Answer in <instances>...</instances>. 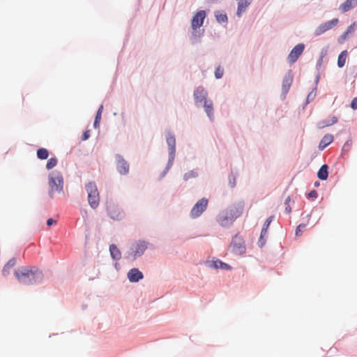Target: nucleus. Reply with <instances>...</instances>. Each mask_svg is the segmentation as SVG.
I'll list each match as a JSON object with an SVG mask.
<instances>
[{"label": "nucleus", "instance_id": "obj_1", "mask_svg": "<svg viewBox=\"0 0 357 357\" xmlns=\"http://www.w3.org/2000/svg\"><path fill=\"white\" fill-rule=\"evenodd\" d=\"M15 275L19 282L23 284H33L40 282L43 275L38 268L36 267L24 266L15 271Z\"/></svg>", "mask_w": 357, "mask_h": 357}, {"label": "nucleus", "instance_id": "obj_2", "mask_svg": "<svg viewBox=\"0 0 357 357\" xmlns=\"http://www.w3.org/2000/svg\"><path fill=\"white\" fill-rule=\"evenodd\" d=\"M49 195L52 198L55 192L60 193L63 190V178L61 172L54 171L49 174Z\"/></svg>", "mask_w": 357, "mask_h": 357}, {"label": "nucleus", "instance_id": "obj_3", "mask_svg": "<svg viewBox=\"0 0 357 357\" xmlns=\"http://www.w3.org/2000/svg\"><path fill=\"white\" fill-rule=\"evenodd\" d=\"M88 193V202L90 206L95 209L100 203V194L95 183L90 182L85 186Z\"/></svg>", "mask_w": 357, "mask_h": 357}, {"label": "nucleus", "instance_id": "obj_4", "mask_svg": "<svg viewBox=\"0 0 357 357\" xmlns=\"http://www.w3.org/2000/svg\"><path fill=\"white\" fill-rule=\"evenodd\" d=\"M230 247L231 248V251L235 255H241L246 251L245 241L243 238L238 235H236L233 238Z\"/></svg>", "mask_w": 357, "mask_h": 357}, {"label": "nucleus", "instance_id": "obj_5", "mask_svg": "<svg viewBox=\"0 0 357 357\" xmlns=\"http://www.w3.org/2000/svg\"><path fill=\"white\" fill-rule=\"evenodd\" d=\"M208 201L206 198L199 199L192 207L190 216L192 218L199 217L207 208Z\"/></svg>", "mask_w": 357, "mask_h": 357}, {"label": "nucleus", "instance_id": "obj_6", "mask_svg": "<svg viewBox=\"0 0 357 357\" xmlns=\"http://www.w3.org/2000/svg\"><path fill=\"white\" fill-rule=\"evenodd\" d=\"M109 217L114 220H120L123 217V213L120 207L115 204H109L107 207Z\"/></svg>", "mask_w": 357, "mask_h": 357}, {"label": "nucleus", "instance_id": "obj_7", "mask_svg": "<svg viewBox=\"0 0 357 357\" xmlns=\"http://www.w3.org/2000/svg\"><path fill=\"white\" fill-rule=\"evenodd\" d=\"M305 49V45L303 43H299L296 45L290 52L288 55V61L290 63H294L296 61L298 57L302 54Z\"/></svg>", "mask_w": 357, "mask_h": 357}, {"label": "nucleus", "instance_id": "obj_8", "mask_svg": "<svg viewBox=\"0 0 357 357\" xmlns=\"http://www.w3.org/2000/svg\"><path fill=\"white\" fill-rule=\"evenodd\" d=\"M337 23H338V19L335 18V19H333L332 20H330L328 22L321 24L318 27H317L316 29L314 30V35L315 36L321 35L325 31L335 26L337 24Z\"/></svg>", "mask_w": 357, "mask_h": 357}, {"label": "nucleus", "instance_id": "obj_9", "mask_svg": "<svg viewBox=\"0 0 357 357\" xmlns=\"http://www.w3.org/2000/svg\"><path fill=\"white\" fill-rule=\"evenodd\" d=\"M206 15V12L204 10H199L196 13L191 22V27L193 30H196L203 24Z\"/></svg>", "mask_w": 357, "mask_h": 357}, {"label": "nucleus", "instance_id": "obj_10", "mask_svg": "<svg viewBox=\"0 0 357 357\" xmlns=\"http://www.w3.org/2000/svg\"><path fill=\"white\" fill-rule=\"evenodd\" d=\"M207 91L202 87H197L194 91V99L195 104L198 105L200 103H204L205 100H208L206 97Z\"/></svg>", "mask_w": 357, "mask_h": 357}, {"label": "nucleus", "instance_id": "obj_11", "mask_svg": "<svg viewBox=\"0 0 357 357\" xmlns=\"http://www.w3.org/2000/svg\"><path fill=\"white\" fill-rule=\"evenodd\" d=\"M234 218L227 210L219 215L218 218V223L222 227H227L231 225L234 220Z\"/></svg>", "mask_w": 357, "mask_h": 357}, {"label": "nucleus", "instance_id": "obj_12", "mask_svg": "<svg viewBox=\"0 0 357 357\" xmlns=\"http://www.w3.org/2000/svg\"><path fill=\"white\" fill-rule=\"evenodd\" d=\"M166 141L169 150V159L173 160L174 159L176 152V139L174 135L169 133L167 136Z\"/></svg>", "mask_w": 357, "mask_h": 357}, {"label": "nucleus", "instance_id": "obj_13", "mask_svg": "<svg viewBox=\"0 0 357 357\" xmlns=\"http://www.w3.org/2000/svg\"><path fill=\"white\" fill-rule=\"evenodd\" d=\"M243 208V202H238L231 206L229 208L227 209V211L231 213V215L234 218V219H236L242 214Z\"/></svg>", "mask_w": 357, "mask_h": 357}, {"label": "nucleus", "instance_id": "obj_14", "mask_svg": "<svg viewBox=\"0 0 357 357\" xmlns=\"http://www.w3.org/2000/svg\"><path fill=\"white\" fill-rule=\"evenodd\" d=\"M117 169L121 174H126L129 172V165L128 162L121 156L116 155Z\"/></svg>", "mask_w": 357, "mask_h": 357}, {"label": "nucleus", "instance_id": "obj_15", "mask_svg": "<svg viewBox=\"0 0 357 357\" xmlns=\"http://www.w3.org/2000/svg\"><path fill=\"white\" fill-rule=\"evenodd\" d=\"M128 278L130 282H136L143 278V274L139 269L132 268L128 273Z\"/></svg>", "mask_w": 357, "mask_h": 357}, {"label": "nucleus", "instance_id": "obj_16", "mask_svg": "<svg viewBox=\"0 0 357 357\" xmlns=\"http://www.w3.org/2000/svg\"><path fill=\"white\" fill-rule=\"evenodd\" d=\"M357 6V0H346L340 6L342 13H346Z\"/></svg>", "mask_w": 357, "mask_h": 357}, {"label": "nucleus", "instance_id": "obj_17", "mask_svg": "<svg viewBox=\"0 0 357 357\" xmlns=\"http://www.w3.org/2000/svg\"><path fill=\"white\" fill-rule=\"evenodd\" d=\"M204 111L206 113L207 116L211 120H213L214 118V113H213V104L212 100H205V102L204 103Z\"/></svg>", "mask_w": 357, "mask_h": 357}, {"label": "nucleus", "instance_id": "obj_18", "mask_svg": "<svg viewBox=\"0 0 357 357\" xmlns=\"http://www.w3.org/2000/svg\"><path fill=\"white\" fill-rule=\"evenodd\" d=\"M333 135L331 134H326L324 136L319 144V149L324 150L328 145L331 144L333 141Z\"/></svg>", "mask_w": 357, "mask_h": 357}, {"label": "nucleus", "instance_id": "obj_19", "mask_svg": "<svg viewBox=\"0 0 357 357\" xmlns=\"http://www.w3.org/2000/svg\"><path fill=\"white\" fill-rule=\"evenodd\" d=\"M147 248V244L145 241H139L137 243L135 248V254L133 259H135L137 256L142 255L146 249Z\"/></svg>", "mask_w": 357, "mask_h": 357}, {"label": "nucleus", "instance_id": "obj_20", "mask_svg": "<svg viewBox=\"0 0 357 357\" xmlns=\"http://www.w3.org/2000/svg\"><path fill=\"white\" fill-rule=\"evenodd\" d=\"M253 0H240L238 2L237 15L241 16V14L244 13L246 8L251 4Z\"/></svg>", "mask_w": 357, "mask_h": 357}, {"label": "nucleus", "instance_id": "obj_21", "mask_svg": "<svg viewBox=\"0 0 357 357\" xmlns=\"http://www.w3.org/2000/svg\"><path fill=\"white\" fill-rule=\"evenodd\" d=\"M293 82L292 76L290 74L286 75L282 81V91L286 93L288 92Z\"/></svg>", "mask_w": 357, "mask_h": 357}, {"label": "nucleus", "instance_id": "obj_22", "mask_svg": "<svg viewBox=\"0 0 357 357\" xmlns=\"http://www.w3.org/2000/svg\"><path fill=\"white\" fill-rule=\"evenodd\" d=\"M337 122V118L335 116H330L328 119L321 121L319 123V128H324L332 126Z\"/></svg>", "mask_w": 357, "mask_h": 357}, {"label": "nucleus", "instance_id": "obj_23", "mask_svg": "<svg viewBox=\"0 0 357 357\" xmlns=\"http://www.w3.org/2000/svg\"><path fill=\"white\" fill-rule=\"evenodd\" d=\"M109 251L112 257L115 260H119L121 257V253L116 245L112 244L109 246Z\"/></svg>", "mask_w": 357, "mask_h": 357}, {"label": "nucleus", "instance_id": "obj_24", "mask_svg": "<svg viewBox=\"0 0 357 357\" xmlns=\"http://www.w3.org/2000/svg\"><path fill=\"white\" fill-rule=\"evenodd\" d=\"M328 166L323 165L317 173V176L321 180H326L328 178Z\"/></svg>", "mask_w": 357, "mask_h": 357}, {"label": "nucleus", "instance_id": "obj_25", "mask_svg": "<svg viewBox=\"0 0 357 357\" xmlns=\"http://www.w3.org/2000/svg\"><path fill=\"white\" fill-rule=\"evenodd\" d=\"M347 56V50H344L340 54V55L338 56V59H337V66L339 68H342L344 66Z\"/></svg>", "mask_w": 357, "mask_h": 357}, {"label": "nucleus", "instance_id": "obj_26", "mask_svg": "<svg viewBox=\"0 0 357 357\" xmlns=\"http://www.w3.org/2000/svg\"><path fill=\"white\" fill-rule=\"evenodd\" d=\"M102 109H103V106L100 105V107H99V109L96 113L94 123H93L95 128H98L99 127L100 120H101V114H102Z\"/></svg>", "mask_w": 357, "mask_h": 357}, {"label": "nucleus", "instance_id": "obj_27", "mask_svg": "<svg viewBox=\"0 0 357 357\" xmlns=\"http://www.w3.org/2000/svg\"><path fill=\"white\" fill-rule=\"evenodd\" d=\"M49 156L48 151L45 148H40L37 151V157L41 160H45Z\"/></svg>", "mask_w": 357, "mask_h": 357}, {"label": "nucleus", "instance_id": "obj_28", "mask_svg": "<svg viewBox=\"0 0 357 357\" xmlns=\"http://www.w3.org/2000/svg\"><path fill=\"white\" fill-rule=\"evenodd\" d=\"M213 266L215 268H222V269H230L231 268V267L228 264L223 263L222 261H219V260L213 261Z\"/></svg>", "mask_w": 357, "mask_h": 357}, {"label": "nucleus", "instance_id": "obj_29", "mask_svg": "<svg viewBox=\"0 0 357 357\" xmlns=\"http://www.w3.org/2000/svg\"><path fill=\"white\" fill-rule=\"evenodd\" d=\"M215 17L218 22H227L228 20L227 16L225 13H215Z\"/></svg>", "mask_w": 357, "mask_h": 357}, {"label": "nucleus", "instance_id": "obj_30", "mask_svg": "<svg viewBox=\"0 0 357 357\" xmlns=\"http://www.w3.org/2000/svg\"><path fill=\"white\" fill-rule=\"evenodd\" d=\"M57 159L56 158H51L47 160L46 167L47 169L54 168L57 165Z\"/></svg>", "mask_w": 357, "mask_h": 357}, {"label": "nucleus", "instance_id": "obj_31", "mask_svg": "<svg viewBox=\"0 0 357 357\" xmlns=\"http://www.w3.org/2000/svg\"><path fill=\"white\" fill-rule=\"evenodd\" d=\"M197 176V173L196 172L190 171L185 174L183 178H184V180L188 181L190 178H195Z\"/></svg>", "mask_w": 357, "mask_h": 357}, {"label": "nucleus", "instance_id": "obj_32", "mask_svg": "<svg viewBox=\"0 0 357 357\" xmlns=\"http://www.w3.org/2000/svg\"><path fill=\"white\" fill-rule=\"evenodd\" d=\"M224 70L221 67H218L215 71V76L217 79H220L223 76Z\"/></svg>", "mask_w": 357, "mask_h": 357}, {"label": "nucleus", "instance_id": "obj_33", "mask_svg": "<svg viewBox=\"0 0 357 357\" xmlns=\"http://www.w3.org/2000/svg\"><path fill=\"white\" fill-rule=\"evenodd\" d=\"M16 264V259L15 258H13L11 259H10L8 263L5 265L6 266V268H12Z\"/></svg>", "mask_w": 357, "mask_h": 357}, {"label": "nucleus", "instance_id": "obj_34", "mask_svg": "<svg viewBox=\"0 0 357 357\" xmlns=\"http://www.w3.org/2000/svg\"><path fill=\"white\" fill-rule=\"evenodd\" d=\"M291 201V198L290 197H288L286 199H285V204H286V208H285V211L287 213H290L291 212V208L289 206V202Z\"/></svg>", "mask_w": 357, "mask_h": 357}, {"label": "nucleus", "instance_id": "obj_35", "mask_svg": "<svg viewBox=\"0 0 357 357\" xmlns=\"http://www.w3.org/2000/svg\"><path fill=\"white\" fill-rule=\"evenodd\" d=\"M229 184L231 188H234L236 185V178L234 176H230L229 178Z\"/></svg>", "mask_w": 357, "mask_h": 357}, {"label": "nucleus", "instance_id": "obj_36", "mask_svg": "<svg viewBox=\"0 0 357 357\" xmlns=\"http://www.w3.org/2000/svg\"><path fill=\"white\" fill-rule=\"evenodd\" d=\"M352 142L351 141H347L343 146L342 150L349 151L351 148Z\"/></svg>", "mask_w": 357, "mask_h": 357}, {"label": "nucleus", "instance_id": "obj_37", "mask_svg": "<svg viewBox=\"0 0 357 357\" xmlns=\"http://www.w3.org/2000/svg\"><path fill=\"white\" fill-rule=\"evenodd\" d=\"M305 228V225H304V224L299 225L296 229V235H297V236L300 235V234L302 232L303 229H304Z\"/></svg>", "mask_w": 357, "mask_h": 357}, {"label": "nucleus", "instance_id": "obj_38", "mask_svg": "<svg viewBox=\"0 0 357 357\" xmlns=\"http://www.w3.org/2000/svg\"><path fill=\"white\" fill-rule=\"evenodd\" d=\"M318 196V194L316 190H312L310 191L308 194H307V197H312V198H317Z\"/></svg>", "mask_w": 357, "mask_h": 357}, {"label": "nucleus", "instance_id": "obj_39", "mask_svg": "<svg viewBox=\"0 0 357 357\" xmlns=\"http://www.w3.org/2000/svg\"><path fill=\"white\" fill-rule=\"evenodd\" d=\"M351 107L353 109H357V98H354L351 102Z\"/></svg>", "mask_w": 357, "mask_h": 357}, {"label": "nucleus", "instance_id": "obj_40", "mask_svg": "<svg viewBox=\"0 0 357 357\" xmlns=\"http://www.w3.org/2000/svg\"><path fill=\"white\" fill-rule=\"evenodd\" d=\"M267 230L268 229H266V228H262L261 229V235H260V240L259 241L264 238V236L266 235L267 234Z\"/></svg>", "mask_w": 357, "mask_h": 357}, {"label": "nucleus", "instance_id": "obj_41", "mask_svg": "<svg viewBox=\"0 0 357 357\" xmlns=\"http://www.w3.org/2000/svg\"><path fill=\"white\" fill-rule=\"evenodd\" d=\"M89 130H86L85 131L84 133H83V135H82V140H86L89 139Z\"/></svg>", "mask_w": 357, "mask_h": 357}, {"label": "nucleus", "instance_id": "obj_42", "mask_svg": "<svg viewBox=\"0 0 357 357\" xmlns=\"http://www.w3.org/2000/svg\"><path fill=\"white\" fill-rule=\"evenodd\" d=\"M348 33L345 31L340 38V43H342L347 38Z\"/></svg>", "mask_w": 357, "mask_h": 357}, {"label": "nucleus", "instance_id": "obj_43", "mask_svg": "<svg viewBox=\"0 0 357 357\" xmlns=\"http://www.w3.org/2000/svg\"><path fill=\"white\" fill-rule=\"evenodd\" d=\"M354 26H355V23H354L353 24H351V26H349L347 29V30L346 31V32L349 34V33H352L354 31Z\"/></svg>", "mask_w": 357, "mask_h": 357}, {"label": "nucleus", "instance_id": "obj_44", "mask_svg": "<svg viewBox=\"0 0 357 357\" xmlns=\"http://www.w3.org/2000/svg\"><path fill=\"white\" fill-rule=\"evenodd\" d=\"M56 221L53 220L52 218H49L47 220V225L48 226H52V225L54 224H56Z\"/></svg>", "mask_w": 357, "mask_h": 357}, {"label": "nucleus", "instance_id": "obj_45", "mask_svg": "<svg viewBox=\"0 0 357 357\" xmlns=\"http://www.w3.org/2000/svg\"><path fill=\"white\" fill-rule=\"evenodd\" d=\"M9 272H10V269L6 268V266H4L3 271H2L3 275L6 276L9 274Z\"/></svg>", "mask_w": 357, "mask_h": 357}, {"label": "nucleus", "instance_id": "obj_46", "mask_svg": "<svg viewBox=\"0 0 357 357\" xmlns=\"http://www.w3.org/2000/svg\"><path fill=\"white\" fill-rule=\"evenodd\" d=\"M324 55H325V53L321 52V56H320V58H319V61H318V65H319V66H321V63H322L323 58H324Z\"/></svg>", "mask_w": 357, "mask_h": 357}, {"label": "nucleus", "instance_id": "obj_47", "mask_svg": "<svg viewBox=\"0 0 357 357\" xmlns=\"http://www.w3.org/2000/svg\"><path fill=\"white\" fill-rule=\"evenodd\" d=\"M271 223L269 221H267L266 220L265 222H264V228H266V229H268L269 226H270Z\"/></svg>", "mask_w": 357, "mask_h": 357}, {"label": "nucleus", "instance_id": "obj_48", "mask_svg": "<svg viewBox=\"0 0 357 357\" xmlns=\"http://www.w3.org/2000/svg\"><path fill=\"white\" fill-rule=\"evenodd\" d=\"M273 219V216H270L269 218H268L266 219V220H267V221H269V222H270V223H271V222H272Z\"/></svg>", "mask_w": 357, "mask_h": 357}]
</instances>
